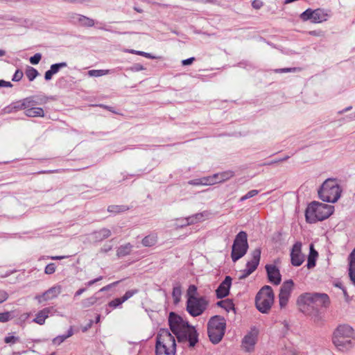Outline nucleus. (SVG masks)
<instances>
[{
  "label": "nucleus",
  "instance_id": "412c9836",
  "mask_svg": "<svg viewBox=\"0 0 355 355\" xmlns=\"http://www.w3.org/2000/svg\"><path fill=\"white\" fill-rule=\"evenodd\" d=\"M133 245L130 243L120 245L116 250V256L118 257H123L130 254L132 250Z\"/></svg>",
  "mask_w": 355,
  "mask_h": 355
},
{
  "label": "nucleus",
  "instance_id": "49530a36",
  "mask_svg": "<svg viewBox=\"0 0 355 355\" xmlns=\"http://www.w3.org/2000/svg\"><path fill=\"white\" fill-rule=\"evenodd\" d=\"M349 266L352 267L353 271H355V249L350 253L349 256Z\"/></svg>",
  "mask_w": 355,
  "mask_h": 355
},
{
  "label": "nucleus",
  "instance_id": "c85d7f7f",
  "mask_svg": "<svg viewBox=\"0 0 355 355\" xmlns=\"http://www.w3.org/2000/svg\"><path fill=\"white\" fill-rule=\"evenodd\" d=\"M234 175V172L232 171H226L221 173H215V176H220V180H217L218 182H223L227 180H230Z\"/></svg>",
  "mask_w": 355,
  "mask_h": 355
},
{
  "label": "nucleus",
  "instance_id": "4be33fe9",
  "mask_svg": "<svg viewBox=\"0 0 355 355\" xmlns=\"http://www.w3.org/2000/svg\"><path fill=\"white\" fill-rule=\"evenodd\" d=\"M93 234L96 241H102L111 236V231L109 229L103 228L94 232Z\"/></svg>",
  "mask_w": 355,
  "mask_h": 355
},
{
  "label": "nucleus",
  "instance_id": "a18cd8bd",
  "mask_svg": "<svg viewBox=\"0 0 355 355\" xmlns=\"http://www.w3.org/2000/svg\"><path fill=\"white\" fill-rule=\"evenodd\" d=\"M12 318L9 311L0 313V322H6Z\"/></svg>",
  "mask_w": 355,
  "mask_h": 355
},
{
  "label": "nucleus",
  "instance_id": "c03bdc74",
  "mask_svg": "<svg viewBox=\"0 0 355 355\" xmlns=\"http://www.w3.org/2000/svg\"><path fill=\"white\" fill-rule=\"evenodd\" d=\"M173 297L174 298L175 302H179L180 296H181V289L180 287L176 286L173 289Z\"/></svg>",
  "mask_w": 355,
  "mask_h": 355
},
{
  "label": "nucleus",
  "instance_id": "aec40b11",
  "mask_svg": "<svg viewBox=\"0 0 355 355\" xmlns=\"http://www.w3.org/2000/svg\"><path fill=\"white\" fill-rule=\"evenodd\" d=\"M328 14L323 10L315 9L313 10V23H321L327 19Z\"/></svg>",
  "mask_w": 355,
  "mask_h": 355
},
{
  "label": "nucleus",
  "instance_id": "f8f14e48",
  "mask_svg": "<svg viewBox=\"0 0 355 355\" xmlns=\"http://www.w3.org/2000/svg\"><path fill=\"white\" fill-rule=\"evenodd\" d=\"M62 287L60 285H56L51 287L42 295H37L35 299L37 300L38 303L42 304L44 302L53 300L58 296L61 293Z\"/></svg>",
  "mask_w": 355,
  "mask_h": 355
},
{
  "label": "nucleus",
  "instance_id": "0eeeda50",
  "mask_svg": "<svg viewBox=\"0 0 355 355\" xmlns=\"http://www.w3.org/2000/svg\"><path fill=\"white\" fill-rule=\"evenodd\" d=\"M275 295L270 286H263L255 297L257 309L262 313H268L274 303Z\"/></svg>",
  "mask_w": 355,
  "mask_h": 355
},
{
  "label": "nucleus",
  "instance_id": "3c124183",
  "mask_svg": "<svg viewBox=\"0 0 355 355\" xmlns=\"http://www.w3.org/2000/svg\"><path fill=\"white\" fill-rule=\"evenodd\" d=\"M251 270H248V268H245L242 270H241V275L239 276V279H245L247 277H248L252 273Z\"/></svg>",
  "mask_w": 355,
  "mask_h": 355
},
{
  "label": "nucleus",
  "instance_id": "f03ea898",
  "mask_svg": "<svg viewBox=\"0 0 355 355\" xmlns=\"http://www.w3.org/2000/svg\"><path fill=\"white\" fill-rule=\"evenodd\" d=\"M156 355H175L176 343L175 336L166 329H161L156 338Z\"/></svg>",
  "mask_w": 355,
  "mask_h": 355
},
{
  "label": "nucleus",
  "instance_id": "4c0bfd02",
  "mask_svg": "<svg viewBox=\"0 0 355 355\" xmlns=\"http://www.w3.org/2000/svg\"><path fill=\"white\" fill-rule=\"evenodd\" d=\"M123 303V302L121 301V297L115 298L114 300L110 301L108 303L107 306L111 307L112 309H116L117 307H119Z\"/></svg>",
  "mask_w": 355,
  "mask_h": 355
},
{
  "label": "nucleus",
  "instance_id": "37998d69",
  "mask_svg": "<svg viewBox=\"0 0 355 355\" xmlns=\"http://www.w3.org/2000/svg\"><path fill=\"white\" fill-rule=\"evenodd\" d=\"M19 341V337H17L15 336H11V335L6 336L4 338V342L7 344H15Z\"/></svg>",
  "mask_w": 355,
  "mask_h": 355
},
{
  "label": "nucleus",
  "instance_id": "f3484780",
  "mask_svg": "<svg viewBox=\"0 0 355 355\" xmlns=\"http://www.w3.org/2000/svg\"><path fill=\"white\" fill-rule=\"evenodd\" d=\"M261 249L256 248L252 252V259L246 263V268L252 272L257 268L261 259Z\"/></svg>",
  "mask_w": 355,
  "mask_h": 355
},
{
  "label": "nucleus",
  "instance_id": "e2e57ef3",
  "mask_svg": "<svg viewBox=\"0 0 355 355\" xmlns=\"http://www.w3.org/2000/svg\"><path fill=\"white\" fill-rule=\"evenodd\" d=\"M195 60V58L193 57H191V58H189L188 59H186V60H183L182 61V64L183 65H189V64H192L193 61Z\"/></svg>",
  "mask_w": 355,
  "mask_h": 355
},
{
  "label": "nucleus",
  "instance_id": "5fc2aeb1",
  "mask_svg": "<svg viewBox=\"0 0 355 355\" xmlns=\"http://www.w3.org/2000/svg\"><path fill=\"white\" fill-rule=\"evenodd\" d=\"M197 291V288L195 285H190L188 289V296L190 297V295L195 296V294Z\"/></svg>",
  "mask_w": 355,
  "mask_h": 355
},
{
  "label": "nucleus",
  "instance_id": "9b49d317",
  "mask_svg": "<svg viewBox=\"0 0 355 355\" xmlns=\"http://www.w3.org/2000/svg\"><path fill=\"white\" fill-rule=\"evenodd\" d=\"M304 261V256L302 253V243L297 241L291 249V262L294 266H300Z\"/></svg>",
  "mask_w": 355,
  "mask_h": 355
},
{
  "label": "nucleus",
  "instance_id": "20e7f679",
  "mask_svg": "<svg viewBox=\"0 0 355 355\" xmlns=\"http://www.w3.org/2000/svg\"><path fill=\"white\" fill-rule=\"evenodd\" d=\"M333 212V206L314 201L306 209V220L309 223L321 221L330 216Z\"/></svg>",
  "mask_w": 355,
  "mask_h": 355
},
{
  "label": "nucleus",
  "instance_id": "473e14b6",
  "mask_svg": "<svg viewBox=\"0 0 355 355\" xmlns=\"http://www.w3.org/2000/svg\"><path fill=\"white\" fill-rule=\"evenodd\" d=\"M300 18L303 21L311 20L312 21V19H313V10H311L310 8L306 10L304 12H303L300 15Z\"/></svg>",
  "mask_w": 355,
  "mask_h": 355
},
{
  "label": "nucleus",
  "instance_id": "864d4df0",
  "mask_svg": "<svg viewBox=\"0 0 355 355\" xmlns=\"http://www.w3.org/2000/svg\"><path fill=\"white\" fill-rule=\"evenodd\" d=\"M315 266V260L311 255L308 258L306 266L308 268H312Z\"/></svg>",
  "mask_w": 355,
  "mask_h": 355
},
{
  "label": "nucleus",
  "instance_id": "cd10ccee",
  "mask_svg": "<svg viewBox=\"0 0 355 355\" xmlns=\"http://www.w3.org/2000/svg\"><path fill=\"white\" fill-rule=\"evenodd\" d=\"M157 237L155 234H150L145 236L141 243L146 247H151L157 243Z\"/></svg>",
  "mask_w": 355,
  "mask_h": 355
},
{
  "label": "nucleus",
  "instance_id": "a211bd4d",
  "mask_svg": "<svg viewBox=\"0 0 355 355\" xmlns=\"http://www.w3.org/2000/svg\"><path fill=\"white\" fill-rule=\"evenodd\" d=\"M313 309L326 306L329 302V296L324 293H314Z\"/></svg>",
  "mask_w": 355,
  "mask_h": 355
},
{
  "label": "nucleus",
  "instance_id": "a19ab883",
  "mask_svg": "<svg viewBox=\"0 0 355 355\" xmlns=\"http://www.w3.org/2000/svg\"><path fill=\"white\" fill-rule=\"evenodd\" d=\"M56 266L54 263H49L44 269V272L47 275L53 274L55 272Z\"/></svg>",
  "mask_w": 355,
  "mask_h": 355
},
{
  "label": "nucleus",
  "instance_id": "8fccbe9b",
  "mask_svg": "<svg viewBox=\"0 0 355 355\" xmlns=\"http://www.w3.org/2000/svg\"><path fill=\"white\" fill-rule=\"evenodd\" d=\"M23 75H24V73H23L22 71H21L20 69H17L15 71V73H14L12 80L18 82L22 78Z\"/></svg>",
  "mask_w": 355,
  "mask_h": 355
},
{
  "label": "nucleus",
  "instance_id": "7c9ffc66",
  "mask_svg": "<svg viewBox=\"0 0 355 355\" xmlns=\"http://www.w3.org/2000/svg\"><path fill=\"white\" fill-rule=\"evenodd\" d=\"M98 300V297L96 296V295H94L90 297H88L83 301V306L85 308H88L90 306L94 305L97 302Z\"/></svg>",
  "mask_w": 355,
  "mask_h": 355
},
{
  "label": "nucleus",
  "instance_id": "c9c22d12",
  "mask_svg": "<svg viewBox=\"0 0 355 355\" xmlns=\"http://www.w3.org/2000/svg\"><path fill=\"white\" fill-rule=\"evenodd\" d=\"M38 74L37 71L35 68H31L26 71V75L30 81H33Z\"/></svg>",
  "mask_w": 355,
  "mask_h": 355
},
{
  "label": "nucleus",
  "instance_id": "7ed1b4c3",
  "mask_svg": "<svg viewBox=\"0 0 355 355\" xmlns=\"http://www.w3.org/2000/svg\"><path fill=\"white\" fill-rule=\"evenodd\" d=\"M355 338L354 331L348 324L339 325L334 333L333 343L341 351H346L353 347Z\"/></svg>",
  "mask_w": 355,
  "mask_h": 355
},
{
  "label": "nucleus",
  "instance_id": "680f3d73",
  "mask_svg": "<svg viewBox=\"0 0 355 355\" xmlns=\"http://www.w3.org/2000/svg\"><path fill=\"white\" fill-rule=\"evenodd\" d=\"M252 6L255 9H259L263 6V3L261 1L254 0L252 1Z\"/></svg>",
  "mask_w": 355,
  "mask_h": 355
},
{
  "label": "nucleus",
  "instance_id": "58836bf2",
  "mask_svg": "<svg viewBox=\"0 0 355 355\" xmlns=\"http://www.w3.org/2000/svg\"><path fill=\"white\" fill-rule=\"evenodd\" d=\"M60 68H51L45 73L44 78L46 80H49L52 78V76L59 71Z\"/></svg>",
  "mask_w": 355,
  "mask_h": 355
},
{
  "label": "nucleus",
  "instance_id": "0e129e2a",
  "mask_svg": "<svg viewBox=\"0 0 355 355\" xmlns=\"http://www.w3.org/2000/svg\"><path fill=\"white\" fill-rule=\"evenodd\" d=\"M98 106L101 107H103L104 109H106V110H109V111H110V112H112L113 113H115V114L117 113L116 112H115L114 110L112 107L107 106V105H103V104H100Z\"/></svg>",
  "mask_w": 355,
  "mask_h": 355
},
{
  "label": "nucleus",
  "instance_id": "6e6d98bb",
  "mask_svg": "<svg viewBox=\"0 0 355 355\" xmlns=\"http://www.w3.org/2000/svg\"><path fill=\"white\" fill-rule=\"evenodd\" d=\"M119 283V281H117V282H113L112 284H110L104 287H103L102 288L100 289V292H104V291H108L109 289H110L112 287L117 285Z\"/></svg>",
  "mask_w": 355,
  "mask_h": 355
},
{
  "label": "nucleus",
  "instance_id": "f704fd0d",
  "mask_svg": "<svg viewBox=\"0 0 355 355\" xmlns=\"http://www.w3.org/2000/svg\"><path fill=\"white\" fill-rule=\"evenodd\" d=\"M35 104V102L33 100L32 98H26L23 100L21 105L19 106V109H26L31 105Z\"/></svg>",
  "mask_w": 355,
  "mask_h": 355
},
{
  "label": "nucleus",
  "instance_id": "6e6552de",
  "mask_svg": "<svg viewBox=\"0 0 355 355\" xmlns=\"http://www.w3.org/2000/svg\"><path fill=\"white\" fill-rule=\"evenodd\" d=\"M249 245L248 243V234L244 231L239 232L233 242L232 247L231 258L233 262L242 258L248 252Z\"/></svg>",
  "mask_w": 355,
  "mask_h": 355
},
{
  "label": "nucleus",
  "instance_id": "bb28decb",
  "mask_svg": "<svg viewBox=\"0 0 355 355\" xmlns=\"http://www.w3.org/2000/svg\"><path fill=\"white\" fill-rule=\"evenodd\" d=\"M217 305L223 308L227 312L230 311L231 310H234V304L232 300L229 299L218 302Z\"/></svg>",
  "mask_w": 355,
  "mask_h": 355
},
{
  "label": "nucleus",
  "instance_id": "2f4dec72",
  "mask_svg": "<svg viewBox=\"0 0 355 355\" xmlns=\"http://www.w3.org/2000/svg\"><path fill=\"white\" fill-rule=\"evenodd\" d=\"M109 71L107 69L90 70L88 71V75L89 76L99 77L107 74Z\"/></svg>",
  "mask_w": 355,
  "mask_h": 355
},
{
  "label": "nucleus",
  "instance_id": "4468645a",
  "mask_svg": "<svg viewBox=\"0 0 355 355\" xmlns=\"http://www.w3.org/2000/svg\"><path fill=\"white\" fill-rule=\"evenodd\" d=\"M266 270L269 281L275 285H279L282 281V276L278 268L275 265H266Z\"/></svg>",
  "mask_w": 355,
  "mask_h": 355
},
{
  "label": "nucleus",
  "instance_id": "ea45409f",
  "mask_svg": "<svg viewBox=\"0 0 355 355\" xmlns=\"http://www.w3.org/2000/svg\"><path fill=\"white\" fill-rule=\"evenodd\" d=\"M301 68H277L273 70V71L276 73H289V72H295L297 69H300Z\"/></svg>",
  "mask_w": 355,
  "mask_h": 355
},
{
  "label": "nucleus",
  "instance_id": "2eb2a0df",
  "mask_svg": "<svg viewBox=\"0 0 355 355\" xmlns=\"http://www.w3.org/2000/svg\"><path fill=\"white\" fill-rule=\"evenodd\" d=\"M314 293H303L300 295L297 300V304L300 306L302 311L305 312V307L311 306L313 309Z\"/></svg>",
  "mask_w": 355,
  "mask_h": 355
},
{
  "label": "nucleus",
  "instance_id": "dca6fc26",
  "mask_svg": "<svg viewBox=\"0 0 355 355\" xmlns=\"http://www.w3.org/2000/svg\"><path fill=\"white\" fill-rule=\"evenodd\" d=\"M231 284L232 278L230 276H226L216 290L217 298L221 299L228 295Z\"/></svg>",
  "mask_w": 355,
  "mask_h": 355
},
{
  "label": "nucleus",
  "instance_id": "338daca9",
  "mask_svg": "<svg viewBox=\"0 0 355 355\" xmlns=\"http://www.w3.org/2000/svg\"><path fill=\"white\" fill-rule=\"evenodd\" d=\"M352 109V106H349V107H346V108L339 111L338 113L339 114H343V113H345L346 112H348V111L351 110Z\"/></svg>",
  "mask_w": 355,
  "mask_h": 355
},
{
  "label": "nucleus",
  "instance_id": "603ef678",
  "mask_svg": "<svg viewBox=\"0 0 355 355\" xmlns=\"http://www.w3.org/2000/svg\"><path fill=\"white\" fill-rule=\"evenodd\" d=\"M8 294L3 290H0V304L7 300Z\"/></svg>",
  "mask_w": 355,
  "mask_h": 355
},
{
  "label": "nucleus",
  "instance_id": "774afa93",
  "mask_svg": "<svg viewBox=\"0 0 355 355\" xmlns=\"http://www.w3.org/2000/svg\"><path fill=\"white\" fill-rule=\"evenodd\" d=\"M76 13H71L70 16V19L71 21H73L74 23L78 22V18L75 17L74 15Z\"/></svg>",
  "mask_w": 355,
  "mask_h": 355
},
{
  "label": "nucleus",
  "instance_id": "6ab92c4d",
  "mask_svg": "<svg viewBox=\"0 0 355 355\" xmlns=\"http://www.w3.org/2000/svg\"><path fill=\"white\" fill-rule=\"evenodd\" d=\"M53 309V307H46L40 311L33 319V322L40 325L44 324L45 320L49 317Z\"/></svg>",
  "mask_w": 355,
  "mask_h": 355
},
{
  "label": "nucleus",
  "instance_id": "423d86ee",
  "mask_svg": "<svg viewBox=\"0 0 355 355\" xmlns=\"http://www.w3.org/2000/svg\"><path fill=\"white\" fill-rule=\"evenodd\" d=\"M226 328V321L223 317L214 315L207 323V334L210 341L218 344L224 336Z\"/></svg>",
  "mask_w": 355,
  "mask_h": 355
},
{
  "label": "nucleus",
  "instance_id": "de8ad7c7",
  "mask_svg": "<svg viewBox=\"0 0 355 355\" xmlns=\"http://www.w3.org/2000/svg\"><path fill=\"white\" fill-rule=\"evenodd\" d=\"M41 58H42L41 53H35L33 56L31 57L29 60L32 64L35 65L40 62V61L41 60Z\"/></svg>",
  "mask_w": 355,
  "mask_h": 355
},
{
  "label": "nucleus",
  "instance_id": "39448f33",
  "mask_svg": "<svg viewBox=\"0 0 355 355\" xmlns=\"http://www.w3.org/2000/svg\"><path fill=\"white\" fill-rule=\"evenodd\" d=\"M341 188L334 178L326 180L318 190L320 198L327 202H336L340 197Z\"/></svg>",
  "mask_w": 355,
  "mask_h": 355
},
{
  "label": "nucleus",
  "instance_id": "5701e85b",
  "mask_svg": "<svg viewBox=\"0 0 355 355\" xmlns=\"http://www.w3.org/2000/svg\"><path fill=\"white\" fill-rule=\"evenodd\" d=\"M202 216H203L202 214H196L193 216L185 218L182 220V223H181L180 226L183 227V226L194 224V223L200 221L202 218Z\"/></svg>",
  "mask_w": 355,
  "mask_h": 355
},
{
  "label": "nucleus",
  "instance_id": "1a4fd4ad",
  "mask_svg": "<svg viewBox=\"0 0 355 355\" xmlns=\"http://www.w3.org/2000/svg\"><path fill=\"white\" fill-rule=\"evenodd\" d=\"M208 306V302L204 297L190 295L187 301V311L193 317L201 315Z\"/></svg>",
  "mask_w": 355,
  "mask_h": 355
},
{
  "label": "nucleus",
  "instance_id": "69168bd1",
  "mask_svg": "<svg viewBox=\"0 0 355 355\" xmlns=\"http://www.w3.org/2000/svg\"><path fill=\"white\" fill-rule=\"evenodd\" d=\"M85 291H86V288H82L78 289V290L75 293L74 297H78V296H80V295L81 294H83Z\"/></svg>",
  "mask_w": 355,
  "mask_h": 355
},
{
  "label": "nucleus",
  "instance_id": "ddd939ff",
  "mask_svg": "<svg viewBox=\"0 0 355 355\" xmlns=\"http://www.w3.org/2000/svg\"><path fill=\"white\" fill-rule=\"evenodd\" d=\"M257 330L254 328L244 336L242 340V347L245 351L250 352L254 349L257 339Z\"/></svg>",
  "mask_w": 355,
  "mask_h": 355
},
{
  "label": "nucleus",
  "instance_id": "09e8293b",
  "mask_svg": "<svg viewBox=\"0 0 355 355\" xmlns=\"http://www.w3.org/2000/svg\"><path fill=\"white\" fill-rule=\"evenodd\" d=\"M208 185H213L217 183H220L217 180H220V176L216 177L215 174L211 176L207 177Z\"/></svg>",
  "mask_w": 355,
  "mask_h": 355
},
{
  "label": "nucleus",
  "instance_id": "13d9d810",
  "mask_svg": "<svg viewBox=\"0 0 355 355\" xmlns=\"http://www.w3.org/2000/svg\"><path fill=\"white\" fill-rule=\"evenodd\" d=\"M103 279V277L102 276H99L98 277L96 278V279H94L92 280H90L89 282H87L85 284L87 286L89 287V286H92L93 284H94L95 283H96L97 282L100 281Z\"/></svg>",
  "mask_w": 355,
  "mask_h": 355
},
{
  "label": "nucleus",
  "instance_id": "4d7b16f0",
  "mask_svg": "<svg viewBox=\"0 0 355 355\" xmlns=\"http://www.w3.org/2000/svg\"><path fill=\"white\" fill-rule=\"evenodd\" d=\"M12 84L10 81L0 80V87H12Z\"/></svg>",
  "mask_w": 355,
  "mask_h": 355
},
{
  "label": "nucleus",
  "instance_id": "bf43d9fd",
  "mask_svg": "<svg viewBox=\"0 0 355 355\" xmlns=\"http://www.w3.org/2000/svg\"><path fill=\"white\" fill-rule=\"evenodd\" d=\"M353 269L352 267L349 266V275L350 279L352 280L353 284L355 286V271L353 272Z\"/></svg>",
  "mask_w": 355,
  "mask_h": 355
},
{
  "label": "nucleus",
  "instance_id": "393cba45",
  "mask_svg": "<svg viewBox=\"0 0 355 355\" xmlns=\"http://www.w3.org/2000/svg\"><path fill=\"white\" fill-rule=\"evenodd\" d=\"M25 114L28 117L44 116V112L41 107H31L26 109Z\"/></svg>",
  "mask_w": 355,
  "mask_h": 355
},
{
  "label": "nucleus",
  "instance_id": "f257e3e1",
  "mask_svg": "<svg viewBox=\"0 0 355 355\" xmlns=\"http://www.w3.org/2000/svg\"><path fill=\"white\" fill-rule=\"evenodd\" d=\"M170 329L180 343H189V347H194L198 342V334L196 328L189 324L178 314L171 312L168 316Z\"/></svg>",
  "mask_w": 355,
  "mask_h": 355
},
{
  "label": "nucleus",
  "instance_id": "b1692460",
  "mask_svg": "<svg viewBox=\"0 0 355 355\" xmlns=\"http://www.w3.org/2000/svg\"><path fill=\"white\" fill-rule=\"evenodd\" d=\"M73 334V327H70L68 329L67 333L66 334L60 335L57 337L54 338L52 340V343L55 345H59L62 343H63L67 338L71 337Z\"/></svg>",
  "mask_w": 355,
  "mask_h": 355
},
{
  "label": "nucleus",
  "instance_id": "e433bc0d",
  "mask_svg": "<svg viewBox=\"0 0 355 355\" xmlns=\"http://www.w3.org/2000/svg\"><path fill=\"white\" fill-rule=\"evenodd\" d=\"M138 293V290L137 289H133V290H130V291H128L125 292V293L123 295V297H121V301L122 302H125L126 300H128V299H130V297H132L134 295L137 294Z\"/></svg>",
  "mask_w": 355,
  "mask_h": 355
},
{
  "label": "nucleus",
  "instance_id": "052dcab7",
  "mask_svg": "<svg viewBox=\"0 0 355 355\" xmlns=\"http://www.w3.org/2000/svg\"><path fill=\"white\" fill-rule=\"evenodd\" d=\"M259 190L257 189H252L248 191L245 195L248 198H251L255 196H257L259 193Z\"/></svg>",
  "mask_w": 355,
  "mask_h": 355
},
{
  "label": "nucleus",
  "instance_id": "9d476101",
  "mask_svg": "<svg viewBox=\"0 0 355 355\" xmlns=\"http://www.w3.org/2000/svg\"><path fill=\"white\" fill-rule=\"evenodd\" d=\"M293 286L294 283L291 279L284 282L282 285L279 294V302L281 308H284L287 305Z\"/></svg>",
  "mask_w": 355,
  "mask_h": 355
},
{
  "label": "nucleus",
  "instance_id": "c756f323",
  "mask_svg": "<svg viewBox=\"0 0 355 355\" xmlns=\"http://www.w3.org/2000/svg\"><path fill=\"white\" fill-rule=\"evenodd\" d=\"M128 209L129 207L126 205H110L107 208V211L113 214L124 212Z\"/></svg>",
  "mask_w": 355,
  "mask_h": 355
},
{
  "label": "nucleus",
  "instance_id": "72a5a7b5",
  "mask_svg": "<svg viewBox=\"0 0 355 355\" xmlns=\"http://www.w3.org/2000/svg\"><path fill=\"white\" fill-rule=\"evenodd\" d=\"M188 183L191 185H208L207 177L191 180Z\"/></svg>",
  "mask_w": 355,
  "mask_h": 355
},
{
  "label": "nucleus",
  "instance_id": "a878e982",
  "mask_svg": "<svg viewBox=\"0 0 355 355\" xmlns=\"http://www.w3.org/2000/svg\"><path fill=\"white\" fill-rule=\"evenodd\" d=\"M74 16L78 18V23H80L82 26L92 27L95 24L94 19L86 16L80 14H75Z\"/></svg>",
  "mask_w": 355,
  "mask_h": 355
},
{
  "label": "nucleus",
  "instance_id": "79ce46f5",
  "mask_svg": "<svg viewBox=\"0 0 355 355\" xmlns=\"http://www.w3.org/2000/svg\"><path fill=\"white\" fill-rule=\"evenodd\" d=\"M18 110H19V105H10L4 107V109L3 110V112L5 114H10L12 112H15L17 111Z\"/></svg>",
  "mask_w": 355,
  "mask_h": 355
}]
</instances>
